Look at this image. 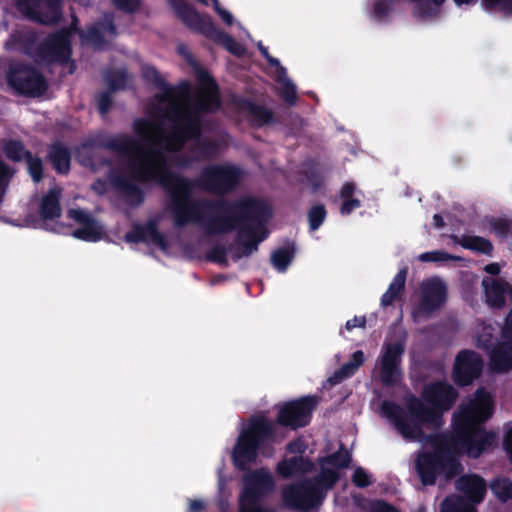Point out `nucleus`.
<instances>
[{
	"instance_id": "1",
	"label": "nucleus",
	"mask_w": 512,
	"mask_h": 512,
	"mask_svg": "<svg viewBox=\"0 0 512 512\" xmlns=\"http://www.w3.org/2000/svg\"><path fill=\"white\" fill-rule=\"evenodd\" d=\"M80 147L106 149L116 153L119 158L126 159L125 166L130 177L122 173H110L109 182L129 205L139 206L145 200L144 191L133 180L141 183L156 180L169 197L168 208L176 227L201 221L208 234L219 235L233 231L236 224H266L272 217L270 205L253 196L234 201L224 198L194 200L192 193L197 187L192 179L169 170L166 158L160 150H146L140 140L128 134L90 137Z\"/></svg>"
},
{
	"instance_id": "2",
	"label": "nucleus",
	"mask_w": 512,
	"mask_h": 512,
	"mask_svg": "<svg viewBox=\"0 0 512 512\" xmlns=\"http://www.w3.org/2000/svg\"><path fill=\"white\" fill-rule=\"evenodd\" d=\"M145 81L159 89L161 93L155 95L159 103L169 102L164 117L171 123L165 135L166 149L180 151L189 142H194L203 135L202 114L216 112L221 106V100L216 95L196 97L189 106H184L175 100L176 96L188 98L190 84L182 80L177 86L170 85L160 72L150 65L142 69Z\"/></svg>"
},
{
	"instance_id": "3",
	"label": "nucleus",
	"mask_w": 512,
	"mask_h": 512,
	"mask_svg": "<svg viewBox=\"0 0 512 512\" xmlns=\"http://www.w3.org/2000/svg\"><path fill=\"white\" fill-rule=\"evenodd\" d=\"M318 403L319 399L315 395L286 401L279 406L275 422L262 414L250 416L231 453L234 467L239 471H247L256 462L259 453L272 448L277 440L276 424L292 430L308 426Z\"/></svg>"
},
{
	"instance_id": "4",
	"label": "nucleus",
	"mask_w": 512,
	"mask_h": 512,
	"mask_svg": "<svg viewBox=\"0 0 512 512\" xmlns=\"http://www.w3.org/2000/svg\"><path fill=\"white\" fill-rule=\"evenodd\" d=\"M458 395V391L451 384L445 381H434L426 384L421 393L430 407L415 395H411L405 403L406 411L390 400H384L381 403V411L393 422L403 438L413 441L423 434V424H441L443 412L449 411L454 406Z\"/></svg>"
},
{
	"instance_id": "5",
	"label": "nucleus",
	"mask_w": 512,
	"mask_h": 512,
	"mask_svg": "<svg viewBox=\"0 0 512 512\" xmlns=\"http://www.w3.org/2000/svg\"><path fill=\"white\" fill-rule=\"evenodd\" d=\"M491 395L482 387L474 393V398L462 403L453 415L454 434L451 436L458 449L470 458H478L495 441V434L483 427L493 413Z\"/></svg>"
},
{
	"instance_id": "6",
	"label": "nucleus",
	"mask_w": 512,
	"mask_h": 512,
	"mask_svg": "<svg viewBox=\"0 0 512 512\" xmlns=\"http://www.w3.org/2000/svg\"><path fill=\"white\" fill-rule=\"evenodd\" d=\"M437 449L434 451H420L415 459V471L423 486H433L439 475L451 480L459 475L463 466L452 451L458 448L451 437L439 434L434 437Z\"/></svg>"
},
{
	"instance_id": "7",
	"label": "nucleus",
	"mask_w": 512,
	"mask_h": 512,
	"mask_svg": "<svg viewBox=\"0 0 512 512\" xmlns=\"http://www.w3.org/2000/svg\"><path fill=\"white\" fill-rule=\"evenodd\" d=\"M235 229H237V235L234 239V244H230L228 247L219 243L214 245L206 252V261L227 267L229 265L227 259L228 252L231 253V259L237 262L256 252L259 244L268 237L265 224L242 222L241 224H236Z\"/></svg>"
},
{
	"instance_id": "8",
	"label": "nucleus",
	"mask_w": 512,
	"mask_h": 512,
	"mask_svg": "<svg viewBox=\"0 0 512 512\" xmlns=\"http://www.w3.org/2000/svg\"><path fill=\"white\" fill-rule=\"evenodd\" d=\"M176 15L191 30L200 33L208 39L221 44L235 56H242L244 47L230 34L218 29L211 16L200 14L186 0H170Z\"/></svg>"
},
{
	"instance_id": "9",
	"label": "nucleus",
	"mask_w": 512,
	"mask_h": 512,
	"mask_svg": "<svg viewBox=\"0 0 512 512\" xmlns=\"http://www.w3.org/2000/svg\"><path fill=\"white\" fill-rule=\"evenodd\" d=\"M239 168L228 164H210L202 168L193 184L203 191L224 195L236 189L241 180Z\"/></svg>"
},
{
	"instance_id": "10",
	"label": "nucleus",
	"mask_w": 512,
	"mask_h": 512,
	"mask_svg": "<svg viewBox=\"0 0 512 512\" xmlns=\"http://www.w3.org/2000/svg\"><path fill=\"white\" fill-rule=\"evenodd\" d=\"M274 486V479L265 468L250 472L244 478L239 512H276L273 508L260 504L261 498L270 493Z\"/></svg>"
},
{
	"instance_id": "11",
	"label": "nucleus",
	"mask_w": 512,
	"mask_h": 512,
	"mask_svg": "<svg viewBox=\"0 0 512 512\" xmlns=\"http://www.w3.org/2000/svg\"><path fill=\"white\" fill-rule=\"evenodd\" d=\"M6 81L16 94L26 97L43 96L48 89V83L43 74L22 62L9 65Z\"/></svg>"
},
{
	"instance_id": "12",
	"label": "nucleus",
	"mask_w": 512,
	"mask_h": 512,
	"mask_svg": "<svg viewBox=\"0 0 512 512\" xmlns=\"http://www.w3.org/2000/svg\"><path fill=\"white\" fill-rule=\"evenodd\" d=\"M406 349V336L395 342H385L379 356V376L385 387H394L403 376L401 363Z\"/></svg>"
},
{
	"instance_id": "13",
	"label": "nucleus",
	"mask_w": 512,
	"mask_h": 512,
	"mask_svg": "<svg viewBox=\"0 0 512 512\" xmlns=\"http://www.w3.org/2000/svg\"><path fill=\"white\" fill-rule=\"evenodd\" d=\"M323 497L310 479L289 484L282 489L283 504L291 510L309 511L321 503Z\"/></svg>"
},
{
	"instance_id": "14",
	"label": "nucleus",
	"mask_w": 512,
	"mask_h": 512,
	"mask_svg": "<svg viewBox=\"0 0 512 512\" xmlns=\"http://www.w3.org/2000/svg\"><path fill=\"white\" fill-rule=\"evenodd\" d=\"M72 46L67 29L49 34L36 48V56L46 64H67L71 60Z\"/></svg>"
},
{
	"instance_id": "15",
	"label": "nucleus",
	"mask_w": 512,
	"mask_h": 512,
	"mask_svg": "<svg viewBox=\"0 0 512 512\" xmlns=\"http://www.w3.org/2000/svg\"><path fill=\"white\" fill-rule=\"evenodd\" d=\"M16 8L28 19L44 25L58 24L62 0H16Z\"/></svg>"
},
{
	"instance_id": "16",
	"label": "nucleus",
	"mask_w": 512,
	"mask_h": 512,
	"mask_svg": "<svg viewBox=\"0 0 512 512\" xmlns=\"http://www.w3.org/2000/svg\"><path fill=\"white\" fill-rule=\"evenodd\" d=\"M482 357L473 350H462L456 358L453 370V379L459 386L470 385L479 378L483 371Z\"/></svg>"
},
{
	"instance_id": "17",
	"label": "nucleus",
	"mask_w": 512,
	"mask_h": 512,
	"mask_svg": "<svg viewBox=\"0 0 512 512\" xmlns=\"http://www.w3.org/2000/svg\"><path fill=\"white\" fill-rule=\"evenodd\" d=\"M127 243H152L161 249H166L165 236L158 230V221L150 219L145 224L133 223L131 229L124 235Z\"/></svg>"
},
{
	"instance_id": "18",
	"label": "nucleus",
	"mask_w": 512,
	"mask_h": 512,
	"mask_svg": "<svg viewBox=\"0 0 512 512\" xmlns=\"http://www.w3.org/2000/svg\"><path fill=\"white\" fill-rule=\"evenodd\" d=\"M447 288L439 279L429 280L422 285V296L418 308L426 314L438 310L446 301Z\"/></svg>"
},
{
	"instance_id": "19",
	"label": "nucleus",
	"mask_w": 512,
	"mask_h": 512,
	"mask_svg": "<svg viewBox=\"0 0 512 512\" xmlns=\"http://www.w3.org/2000/svg\"><path fill=\"white\" fill-rule=\"evenodd\" d=\"M234 104L236 108L246 113L248 120L255 127H263L277 123L274 112L265 107L255 103L253 100L246 97H238L235 99Z\"/></svg>"
},
{
	"instance_id": "20",
	"label": "nucleus",
	"mask_w": 512,
	"mask_h": 512,
	"mask_svg": "<svg viewBox=\"0 0 512 512\" xmlns=\"http://www.w3.org/2000/svg\"><path fill=\"white\" fill-rule=\"evenodd\" d=\"M482 286L486 303L493 309H502L506 305V296H512V285L502 279L484 278Z\"/></svg>"
},
{
	"instance_id": "21",
	"label": "nucleus",
	"mask_w": 512,
	"mask_h": 512,
	"mask_svg": "<svg viewBox=\"0 0 512 512\" xmlns=\"http://www.w3.org/2000/svg\"><path fill=\"white\" fill-rule=\"evenodd\" d=\"M106 33L113 36L117 34V27L113 19L105 18L102 21L95 22L88 26L84 31H79V37L85 44L102 47L106 43Z\"/></svg>"
},
{
	"instance_id": "22",
	"label": "nucleus",
	"mask_w": 512,
	"mask_h": 512,
	"mask_svg": "<svg viewBox=\"0 0 512 512\" xmlns=\"http://www.w3.org/2000/svg\"><path fill=\"white\" fill-rule=\"evenodd\" d=\"M489 368L495 373H505L512 369V340L499 341L486 353Z\"/></svg>"
},
{
	"instance_id": "23",
	"label": "nucleus",
	"mask_w": 512,
	"mask_h": 512,
	"mask_svg": "<svg viewBox=\"0 0 512 512\" xmlns=\"http://www.w3.org/2000/svg\"><path fill=\"white\" fill-rule=\"evenodd\" d=\"M455 486L464 494L465 499L474 504L482 502L486 494L485 480L477 474L460 476Z\"/></svg>"
},
{
	"instance_id": "24",
	"label": "nucleus",
	"mask_w": 512,
	"mask_h": 512,
	"mask_svg": "<svg viewBox=\"0 0 512 512\" xmlns=\"http://www.w3.org/2000/svg\"><path fill=\"white\" fill-rule=\"evenodd\" d=\"M314 463L307 457L293 456L279 461L276 465V472L284 479H290L298 474H305L313 471Z\"/></svg>"
},
{
	"instance_id": "25",
	"label": "nucleus",
	"mask_w": 512,
	"mask_h": 512,
	"mask_svg": "<svg viewBox=\"0 0 512 512\" xmlns=\"http://www.w3.org/2000/svg\"><path fill=\"white\" fill-rule=\"evenodd\" d=\"M47 159L53 169L61 175H67L71 167V151L61 141H54L48 146Z\"/></svg>"
},
{
	"instance_id": "26",
	"label": "nucleus",
	"mask_w": 512,
	"mask_h": 512,
	"mask_svg": "<svg viewBox=\"0 0 512 512\" xmlns=\"http://www.w3.org/2000/svg\"><path fill=\"white\" fill-rule=\"evenodd\" d=\"M62 189L59 187L51 188L43 195L40 205L39 213L43 220H55L62 214L60 198Z\"/></svg>"
},
{
	"instance_id": "27",
	"label": "nucleus",
	"mask_w": 512,
	"mask_h": 512,
	"mask_svg": "<svg viewBox=\"0 0 512 512\" xmlns=\"http://www.w3.org/2000/svg\"><path fill=\"white\" fill-rule=\"evenodd\" d=\"M407 274L408 269L404 267L394 276L387 291L381 296L380 304L382 307H388L394 301L401 299L405 289Z\"/></svg>"
},
{
	"instance_id": "28",
	"label": "nucleus",
	"mask_w": 512,
	"mask_h": 512,
	"mask_svg": "<svg viewBox=\"0 0 512 512\" xmlns=\"http://www.w3.org/2000/svg\"><path fill=\"white\" fill-rule=\"evenodd\" d=\"M454 243L460 245L464 249L471 250L483 255L491 256L493 253V244L490 240L481 236H453Z\"/></svg>"
},
{
	"instance_id": "29",
	"label": "nucleus",
	"mask_w": 512,
	"mask_h": 512,
	"mask_svg": "<svg viewBox=\"0 0 512 512\" xmlns=\"http://www.w3.org/2000/svg\"><path fill=\"white\" fill-rule=\"evenodd\" d=\"M188 151L199 157V161L210 160L218 155L219 144L213 139L201 136L188 146Z\"/></svg>"
},
{
	"instance_id": "30",
	"label": "nucleus",
	"mask_w": 512,
	"mask_h": 512,
	"mask_svg": "<svg viewBox=\"0 0 512 512\" xmlns=\"http://www.w3.org/2000/svg\"><path fill=\"white\" fill-rule=\"evenodd\" d=\"M296 253V246L293 241L288 240L284 246L275 249L271 254V263L280 272L286 271L293 261Z\"/></svg>"
},
{
	"instance_id": "31",
	"label": "nucleus",
	"mask_w": 512,
	"mask_h": 512,
	"mask_svg": "<svg viewBox=\"0 0 512 512\" xmlns=\"http://www.w3.org/2000/svg\"><path fill=\"white\" fill-rule=\"evenodd\" d=\"M498 328L492 323L482 322L477 330L476 346L488 353L498 341Z\"/></svg>"
},
{
	"instance_id": "32",
	"label": "nucleus",
	"mask_w": 512,
	"mask_h": 512,
	"mask_svg": "<svg viewBox=\"0 0 512 512\" xmlns=\"http://www.w3.org/2000/svg\"><path fill=\"white\" fill-rule=\"evenodd\" d=\"M356 192V185L353 182H345L340 190V198L342 204L340 206V213L343 216L350 215L354 210L361 207V201L354 198Z\"/></svg>"
},
{
	"instance_id": "33",
	"label": "nucleus",
	"mask_w": 512,
	"mask_h": 512,
	"mask_svg": "<svg viewBox=\"0 0 512 512\" xmlns=\"http://www.w3.org/2000/svg\"><path fill=\"white\" fill-rule=\"evenodd\" d=\"M441 512H476L473 503L460 495H449L441 503Z\"/></svg>"
},
{
	"instance_id": "34",
	"label": "nucleus",
	"mask_w": 512,
	"mask_h": 512,
	"mask_svg": "<svg viewBox=\"0 0 512 512\" xmlns=\"http://www.w3.org/2000/svg\"><path fill=\"white\" fill-rule=\"evenodd\" d=\"M485 222L490 232L500 239H507L512 235V220L507 217L486 216Z\"/></svg>"
},
{
	"instance_id": "35",
	"label": "nucleus",
	"mask_w": 512,
	"mask_h": 512,
	"mask_svg": "<svg viewBox=\"0 0 512 512\" xmlns=\"http://www.w3.org/2000/svg\"><path fill=\"white\" fill-rule=\"evenodd\" d=\"M339 478L340 476L337 471L321 465L318 475L310 480L313 481L315 487L321 491V494H323V490L327 491L332 489L338 482Z\"/></svg>"
},
{
	"instance_id": "36",
	"label": "nucleus",
	"mask_w": 512,
	"mask_h": 512,
	"mask_svg": "<svg viewBox=\"0 0 512 512\" xmlns=\"http://www.w3.org/2000/svg\"><path fill=\"white\" fill-rule=\"evenodd\" d=\"M2 151L4 155L13 162H21L27 159V152L24 143L18 139H8L3 142Z\"/></svg>"
},
{
	"instance_id": "37",
	"label": "nucleus",
	"mask_w": 512,
	"mask_h": 512,
	"mask_svg": "<svg viewBox=\"0 0 512 512\" xmlns=\"http://www.w3.org/2000/svg\"><path fill=\"white\" fill-rule=\"evenodd\" d=\"M351 463V454L349 451L341 444L338 451L319 458L320 465H331L337 469H345L348 468Z\"/></svg>"
},
{
	"instance_id": "38",
	"label": "nucleus",
	"mask_w": 512,
	"mask_h": 512,
	"mask_svg": "<svg viewBox=\"0 0 512 512\" xmlns=\"http://www.w3.org/2000/svg\"><path fill=\"white\" fill-rule=\"evenodd\" d=\"M490 489L500 502L507 503L512 500V481L510 478L497 477L493 479Z\"/></svg>"
},
{
	"instance_id": "39",
	"label": "nucleus",
	"mask_w": 512,
	"mask_h": 512,
	"mask_svg": "<svg viewBox=\"0 0 512 512\" xmlns=\"http://www.w3.org/2000/svg\"><path fill=\"white\" fill-rule=\"evenodd\" d=\"M72 235L73 237L79 240L87 242H97L102 237V227L98 225L96 220H94L86 225H83L75 229Z\"/></svg>"
},
{
	"instance_id": "40",
	"label": "nucleus",
	"mask_w": 512,
	"mask_h": 512,
	"mask_svg": "<svg viewBox=\"0 0 512 512\" xmlns=\"http://www.w3.org/2000/svg\"><path fill=\"white\" fill-rule=\"evenodd\" d=\"M277 81L280 83L278 96L288 106H295L297 102L296 85L289 78H287V75L277 77Z\"/></svg>"
},
{
	"instance_id": "41",
	"label": "nucleus",
	"mask_w": 512,
	"mask_h": 512,
	"mask_svg": "<svg viewBox=\"0 0 512 512\" xmlns=\"http://www.w3.org/2000/svg\"><path fill=\"white\" fill-rule=\"evenodd\" d=\"M328 212L324 204H315L307 212L310 231L318 230L327 218Z\"/></svg>"
},
{
	"instance_id": "42",
	"label": "nucleus",
	"mask_w": 512,
	"mask_h": 512,
	"mask_svg": "<svg viewBox=\"0 0 512 512\" xmlns=\"http://www.w3.org/2000/svg\"><path fill=\"white\" fill-rule=\"evenodd\" d=\"M196 77H197V81L200 85L207 86V89L205 91H202L201 93H199V95L197 97H203V96H208V95H216L219 97L218 85L208 71H206L204 69H200L197 71Z\"/></svg>"
},
{
	"instance_id": "43",
	"label": "nucleus",
	"mask_w": 512,
	"mask_h": 512,
	"mask_svg": "<svg viewBox=\"0 0 512 512\" xmlns=\"http://www.w3.org/2000/svg\"><path fill=\"white\" fill-rule=\"evenodd\" d=\"M105 80L110 92L124 90L127 86V73L125 70H116L108 73Z\"/></svg>"
},
{
	"instance_id": "44",
	"label": "nucleus",
	"mask_w": 512,
	"mask_h": 512,
	"mask_svg": "<svg viewBox=\"0 0 512 512\" xmlns=\"http://www.w3.org/2000/svg\"><path fill=\"white\" fill-rule=\"evenodd\" d=\"M27 164V170L32 180L35 183L40 182L43 179V163L42 160L33 156L31 152H27V159L25 160Z\"/></svg>"
},
{
	"instance_id": "45",
	"label": "nucleus",
	"mask_w": 512,
	"mask_h": 512,
	"mask_svg": "<svg viewBox=\"0 0 512 512\" xmlns=\"http://www.w3.org/2000/svg\"><path fill=\"white\" fill-rule=\"evenodd\" d=\"M133 127L135 133L143 138H148L150 131H161L160 126L144 118L136 119L134 121Z\"/></svg>"
},
{
	"instance_id": "46",
	"label": "nucleus",
	"mask_w": 512,
	"mask_h": 512,
	"mask_svg": "<svg viewBox=\"0 0 512 512\" xmlns=\"http://www.w3.org/2000/svg\"><path fill=\"white\" fill-rule=\"evenodd\" d=\"M486 10L498 9L504 15H512V0H482Z\"/></svg>"
},
{
	"instance_id": "47",
	"label": "nucleus",
	"mask_w": 512,
	"mask_h": 512,
	"mask_svg": "<svg viewBox=\"0 0 512 512\" xmlns=\"http://www.w3.org/2000/svg\"><path fill=\"white\" fill-rule=\"evenodd\" d=\"M459 257L449 254L442 250L425 252L420 255V260L424 262H440L448 260H457Z\"/></svg>"
},
{
	"instance_id": "48",
	"label": "nucleus",
	"mask_w": 512,
	"mask_h": 512,
	"mask_svg": "<svg viewBox=\"0 0 512 512\" xmlns=\"http://www.w3.org/2000/svg\"><path fill=\"white\" fill-rule=\"evenodd\" d=\"M352 482L358 488H366L372 484L371 475L362 467H357L352 475Z\"/></svg>"
},
{
	"instance_id": "49",
	"label": "nucleus",
	"mask_w": 512,
	"mask_h": 512,
	"mask_svg": "<svg viewBox=\"0 0 512 512\" xmlns=\"http://www.w3.org/2000/svg\"><path fill=\"white\" fill-rule=\"evenodd\" d=\"M112 93L109 90L101 92L97 97V106L100 114L104 115L110 111L113 105Z\"/></svg>"
},
{
	"instance_id": "50",
	"label": "nucleus",
	"mask_w": 512,
	"mask_h": 512,
	"mask_svg": "<svg viewBox=\"0 0 512 512\" xmlns=\"http://www.w3.org/2000/svg\"><path fill=\"white\" fill-rule=\"evenodd\" d=\"M68 216L81 226L95 220L89 212L83 209H70L68 210Z\"/></svg>"
},
{
	"instance_id": "51",
	"label": "nucleus",
	"mask_w": 512,
	"mask_h": 512,
	"mask_svg": "<svg viewBox=\"0 0 512 512\" xmlns=\"http://www.w3.org/2000/svg\"><path fill=\"white\" fill-rule=\"evenodd\" d=\"M112 2L118 10L126 13L136 12L141 5V0H112Z\"/></svg>"
},
{
	"instance_id": "52",
	"label": "nucleus",
	"mask_w": 512,
	"mask_h": 512,
	"mask_svg": "<svg viewBox=\"0 0 512 512\" xmlns=\"http://www.w3.org/2000/svg\"><path fill=\"white\" fill-rule=\"evenodd\" d=\"M198 1L204 5H208L207 0H198ZM212 2H213L214 10L221 17L222 21L229 26L232 25L233 24L232 14L229 11H227L226 9L222 8L220 6L218 0H212Z\"/></svg>"
},
{
	"instance_id": "53",
	"label": "nucleus",
	"mask_w": 512,
	"mask_h": 512,
	"mask_svg": "<svg viewBox=\"0 0 512 512\" xmlns=\"http://www.w3.org/2000/svg\"><path fill=\"white\" fill-rule=\"evenodd\" d=\"M12 175L13 172L9 166L0 158V189H4L8 185Z\"/></svg>"
},
{
	"instance_id": "54",
	"label": "nucleus",
	"mask_w": 512,
	"mask_h": 512,
	"mask_svg": "<svg viewBox=\"0 0 512 512\" xmlns=\"http://www.w3.org/2000/svg\"><path fill=\"white\" fill-rule=\"evenodd\" d=\"M307 445L300 438L290 441L286 449L289 453L300 454V456L306 451Z\"/></svg>"
},
{
	"instance_id": "55",
	"label": "nucleus",
	"mask_w": 512,
	"mask_h": 512,
	"mask_svg": "<svg viewBox=\"0 0 512 512\" xmlns=\"http://www.w3.org/2000/svg\"><path fill=\"white\" fill-rule=\"evenodd\" d=\"M500 333L503 339L512 340V308L505 318V322L501 327Z\"/></svg>"
},
{
	"instance_id": "56",
	"label": "nucleus",
	"mask_w": 512,
	"mask_h": 512,
	"mask_svg": "<svg viewBox=\"0 0 512 512\" xmlns=\"http://www.w3.org/2000/svg\"><path fill=\"white\" fill-rule=\"evenodd\" d=\"M199 157H196L195 154L192 156L189 155H181L176 160V165L181 168H188L191 166L193 162H198Z\"/></svg>"
},
{
	"instance_id": "57",
	"label": "nucleus",
	"mask_w": 512,
	"mask_h": 512,
	"mask_svg": "<svg viewBox=\"0 0 512 512\" xmlns=\"http://www.w3.org/2000/svg\"><path fill=\"white\" fill-rule=\"evenodd\" d=\"M366 326V318L365 316L357 317L355 316L353 319H350L346 322V329L352 330L356 327L364 328Z\"/></svg>"
},
{
	"instance_id": "58",
	"label": "nucleus",
	"mask_w": 512,
	"mask_h": 512,
	"mask_svg": "<svg viewBox=\"0 0 512 512\" xmlns=\"http://www.w3.org/2000/svg\"><path fill=\"white\" fill-rule=\"evenodd\" d=\"M373 512H399L393 505L385 502L378 501L374 507Z\"/></svg>"
},
{
	"instance_id": "59",
	"label": "nucleus",
	"mask_w": 512,
	"mask_h": 512,
	"mask_svg": "<svg viewBox=\"0 0 512 512\" xmlns=\"http://www.w3.org/2000/svg\"><path fill=\"white\" fill-rule=\"evenodd\" d=\"M205 503L199 499H189V506L187 512H203Z\"/></svg>"
},
{
	"instance_id": "60",
	"label": "nucleus",
	"mask_w": 512,
	"mask_h": 512,
	"mask_svg": "<svg viewBox=\"0 0 512 512\" xmlns=\"http://www.w3.org/2000/svg\"><path fill=\"white\" fill-rule=\"evenodd\" d=\"M266 61L270 66L277 68V77L286 75V69L281 65L279 59L270 55L268 58H266Z\"/></svg>"
},
{
	"instance_id": "61",
	"label": "nucleus",
	"mask_w": 512,
	"mask_h": 512,
	"mask_svg": "<svg viewBox=\"0 0 512 512\" xmlns=\"http://www.w3.org/2000/svg\"><path fill=\"white\" fill-rule=\"evenodd\" d=\"M358 368L354 367L353 364L347 362L339 368V374H342L345 378H349L355 374Z\"/></svg>"
},
{
	"instance_id": "62",
	"label": "nucleus",
	"mask_w": 512,
	"mask_h": 512,
	"mask_svg": "<svg viewBox=\"0 0 512 512\" xmlns=\"http://www.w3.org/2000/svg\"><path fill=\"white\" fill-rule=\"evenodd\" d=\"M503 446L512 461V428L507 431L503 440Z\"/></svg>"
},
{
	"instance_id": "63",
	"label": "nucleus",
	"mask_w": 512,
	"mask_h": 512,
	"mask_svg": "<svg viewBox=\"0 0 512 512\" xmlns=\"http://www.w3.org/2000/svg\"><path fill=\"white\" fill-rule=\"evenodd\" d=\"M365 361V356L362 350H357L352 354V359L349 361L354 367L359 368Z\"/></svg>"
},
{
	"instance_id": "64",
	"label": "nucleus",
	"mask_w": 512,
	"mask_h": 512,
	"mask_svg": "<svg viewBox=\"0 0 512 512\" xmlns=\"http://www.w3.org/2000/svg\"><path fill=\"white\" fill-rule=\"evenodd\" d=\"M92 190L98 195H104L107 191L106 182L101 179H97L92 184Z\"/></svg>"
}]
</instances>
